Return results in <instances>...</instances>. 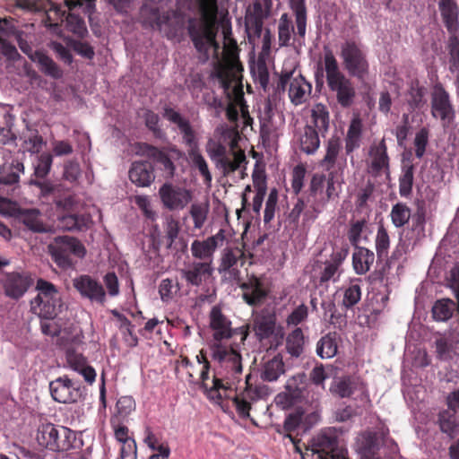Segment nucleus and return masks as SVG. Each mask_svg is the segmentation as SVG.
<instances>
[{
	"instance_id": "1",
	"label": "nucleus",
	"mask_w": 459,
	"mask_h": 459,
	"mask_svg": "<svg viewBox=\"0 0 459 459\" xmlns=\"http://www.w3.org/2000/svg\"><path fill=\"white\" fill-rule=\"evenodd\" d=\"M220 29L224 39H228L231 35L229 12L225 8H219L218 0H203V62L210 56L215 59L212 76L217 78L221 87L228 91L238 80V73L243 67L234 54L220 58L221 45L216 39Z\"/></svg>"
},
{
	"instance_id": "2",
	"label": "nucleus",
	"mask_w": 459,
	"mask_h": 459,
	"mask_svg": "<svg viewBox=\"0 0 459 459\" xmlns=\"http://www.w3.org/2000/svg\"><path fill=\"white\" fill-rule=\"evenodd\" d=\"M324 70L316 73V85H323L324 72L328 89V96L336 100L343 108L352 106L356 98V90L351 78L340 69L333 51L325 48L323 56Z\"/></svg>"
},
{
	"instance_id": "3",
	"label": "nucleus",
	"mask_w": 459,
	"mask_h": 459,
	"mask_svg": "<svg viewBox=\"0 0 459 459\" xmlns=\"http://www.w3.org/2000/svg\"><path fill=\"white\" fill-rule=\"evenodd\" d=\"M340 57L347 74L359 81H364L369 74V62L362 43L348 39L341 45Z\"/></svg>"
},
{
	"instance_id": "4",
	"label": "nucleus",
	"mask_w": 459,
	"mask_h": 459,
	"mask_svg": "<svg viewBox=\"0 0 459 459\" xmlns=\"http://www.w3.org/2000/svg\"><path fill=\"white\" fill-rule=\"evenodd\" d=\"M76 436L72 429L51 422L41 423L37 429L38 444L53 452L68 451L74 446Z\"/></svg>"
},
{
	"instance_id": "5",
	"label": "nucleus",
	"mask_w": 459,
	"mask_h": 459,
	"mask_svg": "<svg viewBox=\"0 0 459 459\" xmlns=\"http://www.w3.org/2000/svg\"><path fill=\"white\" fill-rule=\"evenodd\" d=\"M36 289L39 293L30 301V311L42 319H54L62 306L57 289L53 283L43 279L38 280Z\"/></svg>"
},
{
	"instance_id": "6",
	"label": "nucleus",
	"mask_w": 459,
	"mask_h": 459,
	"mask_svg": "<svg viewBox=\"0 0 459 459\" xmlns=\"http://www.w3.org/2000/svg\"><path fill=\"white\" fill-rule=\"evenodd\" d=\"M277 91L288 90L290 102L299 106L306 102L312 91V85L297 67H283L277 82Z\"/></svg>"
},
{
	"instance_id": "7",
	"label": "nucleus",
	"mask_w": 459,
	"mask_h": 459,
	"mask_svg": "<svg viewBox=\"0 0 459 459\" xmlns=\"http://www.w3.org/2000/svg\"><path fill=\"white\" fill-rule=\"evenodd\" d=\"M48 252L56 264L64 270L74 266V262L72 255L83 258L86 255V248L83 244L76 238L70 236H59L54 238V241L48 246Z\"/></svg>"
},
{
	"instance_id": "8",
	"label": "nucleus",
	"mask_w": 459,
	"mask_h": 459,
	"mask_svg": "<svg viewBox=\"0 0 459 459\" xmlns=\"http://www.w3.org/2000/svg\"><path fill=\"white\" fill-rule=\"evenodd\" d=\"M95 0H64L65 6L69 12L74 11L75 8H82L85 14H91L94 8ZM51 13L57 16L56 20L61 22L65 21V27L67 30L78 36H83L87 31L85 22L82 18L73 13H69L65 18L66 10H63L61 5H56L53 9L49 10L47 18L49 22L52 21Z\"/></svg>"
},
{
	"instance_id": "9",
	"label": "nucleus",
	"mask_w": 459,
	"mask_h": 459,
	"mask_svg": "<svg viewBox=\"0 0 459 459\" xmlns=\"http://www.w3.org/2000/svg\"><path fill=\"white\" fill-rule=\"evenodd\" d=\"M209 326L212 331L214 343H221L222 340H228L233 335H241L244 342L249 334V325H246L238 328L231 327V321L222 313L220 306H213L209 314Z\"/></svg>"
},
{
	"instance_id": "10",
	"label": "nucleus",
	"mask_w": 459,
	"mask_h": 459,
	"mask_svg": "<svg viewBox=\"0 0 459 459\" xmlns=\"http://www.w3.org/2000/svg\"><path fill=\"white\" fill-rule=\"evenodd\" d=\"M163 117L169 122L178 126L183 135V141L186 146L189 158L195 166L201 171V152L194 130L189 121L184 118L178 111L170 107H165Z\"/></svg>"
},
{
	"instance_id": "11",
	"label": "nucleus",
	"mask_w": 459,
	"mask_h": 459,
	"mask_svg": "<svg viewBox=\"0 0 459 459\" xmlns=\"http://www.w3.org/2000/svg\"><path fill=\"white\" fill-rule=\"evenodd\" d=\"M49 391L52 398L60 403H74L84 400L87 394L84 386L67 376L59 377L51 381Z\"/></svg>"
},
{
	"instance_id": "12",
	"label": "nucleus",
	"mask_w": 459,
	"mask_h": 459,
	"mask_svg": "<svg viewBox=\"0 0 459 459\" xmlns=\"http://www.w3.org/2000/svg\"><path fill=\"white\" fill-rule=\"evenodd\" d=\"M206 151L216 167L220 169L225 176L238 169L240 164L246 161L244 152L231 151L228 153L227 148L224 145L215 142L210 141L207 143Z\"/></svg>"
},
{
	"instance_id": "13",
	"label": "nucleus",
	"mask_w": 459,
	"mask_h": 459,
	"mask_svg": "<svg viewBox=\"0 0 459 459\" xmlns=\"http://www.w3.org/2000/svg\"><path fill=\"white\" fill-rule=\"evenodd\" d=\"M347 255V249L337 250L331 254L329 260L324 263L316 262L311 276L314 284L316 286H327L330 281H337L339 280V267L345 260Z\"/></svg>"
},
{
	"instance_id": "14",
	"label": "nucleus",
	"mask_w": 459,
	"mask_h": 459,
	"mask_svg": "<svg viewBox=\"0 0 459 459\" xmlns=\"http://www.w3.org/2000/svg\"><path fill=\"white\" fill-rule=\"evenodd\" d=\"M276 324L277 317L273 312L262 310L253 319L252 330L255 338L260 342L273 338L275 344L271 343L270 348H277L283 339V333L281 327H277Z\"/></svg>"
},
{
	"instance_id": "15",
	"label": "nucleus",
	"mask_w": 459,
	"mask_h": 459,
	"mask_svg": "<svg viewBox=\"0 0 459 459\" xmlns=\"http://www.w3.org/2000/svg\"><path fill=\"white\" fill-rule=\"evenodd\" d=\"M312 452L317 459H348L347 449L333 432H322L313 438Z\"/></svg>"
},
{
	"instance_id": "16",
	"label": "nucleus",
	"mask_w": 459,
	"mask_h": 459,
	"mask_svg": "<svg viewBox=\"0 0 459 459\" xmlns=\"http://www.w3.org/2000/svg\"><path fill=\"white\" fill-rule=\"evenodd\" d=\"M33 283L30 273L25 271L4 273L1 279L4 295L14 300L22 298Z\"/></svg>"
},
{
	"instance_id": "17",
	"label": "nucleus",
	"mask_w": 459,
	"mask_h": 459,
	"mask_svg": "<svg viewBox=\"0 0 459 459\" xmlns=\"http://www.w3.org/2000/svg\"><path fill=\"white\" fill-rule=\"evenodd\" d=\"M430 104V113L434 118L439 119L444 125L450 124L454 120L455 112L450 95L441 83L434 86Z\"/></svg>"
},
{
	"instance_id": "18",
	"label": "nucleus",
	"mask_w": 459,
	"mask_h": 459,
	"mask_svg": "<svg viewBox=\"0 0 459 459\" xmlns=\"http://www.w3.org/2000/svg\"><path fill=\"white\" fill-rule=\"evenodd\" d=\"M246 263V255L238 247H227L223 250L221 264L218 267L220 273L234 281H239L240 267Z\"/></svg>"
},
{
	"instance_id": "19",
	"label": "nucleus",
	"mask_w": 459,
	"mask_h": 459,
	"mask_svg": "<svg viewBox=\"0 0 459 459\" xmlns=\"http://www.w3.org/2000/svg\"><path fill=\"white\" fill-rule=\"evenodd\" d=\"M368 158V169L373 177L381 176L383 173L389 174L390 159L385 138L378 143L374 142L369 146Z\"/></svg>"
},
{
	"instance_id": "20",
	"label": "nucleus",
	"mask_w": 459,
	"mask_h": 459,
	"mask_svg": "<svg viewBox=\"0 0 459 459\" xmlns=\"http://www.w3.org/2000/svg\"><path fill=\"white\" fill-rule=\"evenodd\" d=\"M448 410L442 411L438 415L440 430L450 438L456 437L459 425L457 423L455 410L459 408V390L453 392L448 396Z\"/></svg>"
},
{
	"instance_id": "21",
	"label": "nucleus",
	"mask_w": 459,
	"mask_h": 459,
	"mask_svg": "<svg viewBox=\"0 0 459 459\" xmlns=\"http://www.w3.org/2000/svg\"><path fill=\"white\" fill-rule=\"evenodd\" d=\"M74 287L82 297L103 304L106 292L102 284L90 275H81L74 280Z\"/></svg>"
},
{
	"instance_id": "22",
	"label": "nucleus",
	"mask_w": 459,
	"mask_h": 459,
	"mask_svg": "<svg viewBox=\"0 0 459 459\" xmlns=\"http://www.w3.org/2000/svg\"><path fill=\"white\" fill-rule=\"evenodd\" d=\"M160 195L164 205L171 210L183 208L191 200L188 190L170 184H164L160 187Z\"/></svg>"
},
{
	"instance_id": "23",
	"label": "nucleus",
	"mask_w": 459,
	"mask_h": 459,
	"mask_svg": "<svg viewBox=\"0 0 459 459\" xmlns=\"http://www.w3.org/2000/svg\"><path fill=\"white\" fill-rule=\"evenodd\" d=\"M11 214L30 231L36 233L48 231V226L42 221L38 209L16 208Z\"/></svg>"
},
{
	"instance_id": "24",
	"label": "nucleus",
	"mask_w": 459,
	"mask_h": 459,
	"mask_svg": "<svg viewBox=\"0 0 459 459\" xmlns=\"http://www.w3.org/2000/svg\"><path fill=\"white\" fill-rule=\"evenodd\" d=\"M319 134L314 126L309 125L297 131L295 136L299 150L307 155L314 154L320 146Z\"/></svg>"
},
{
	"instance_id": "25",
	"label": "nucleus",
	"mask_w": 459,
	"mask_h": 459,
	"mask_svg": "<svg viewBox=\"0 0 459 459\" xmlns=\"http://www.w3.org/2000/svg\"><path fill=\"white\" fill-rule=\"evenodd\" d=\"M129 178L137 186H148L155 179L154 169L149 161H134L129 169Z\"/></svg>"
},
{
	"instance_id": "26",
	"label": "nucleus",
	"mask_w": 459,
	"mask_h": 459,
	"mask_svg": "<svg viewBox=\"0 0 459 459\" xmlns=\"http://www.w3.org/2000/svg\"><path fill=\"white\" fill-rule=\"evenodd\" d=\"M211 349L212 356L214 359L219 362H230L235 373H241V355L235 348L232 346H225L221 343H213Z\"/></svg>"
},
{
	"instance_id": "27",
	"label": "nucleus",
	"mask_w": 459,
	"mask_h": 459,
	"mask_svg": "<svg viewBox=\"0 0 459 459\" xmlns=\"http://www.w3.org/2000/svg\"><path fill=\"white\" fill-rule=\"evenodd\" d=\"M243 292V299L249 306H258L267 296L263 288L262 281L255 276H252L247 282L239 284Z\"/></svg>"
},
{
	"instance_id": "28",
	"label": "nucleus",
	"mask_w": 459,
	"mask_h": 459,
	"mask_svg": "<svg viewBox=\"0 0 459 459\" xmlns=\"http://www.w3.org/2000/svg\"><path fill=\"white\" fill-rule=\"evenodd\" d=\"M438 9L445 27L450 33L459 28V5L455 0H438Z\"/></svg>"
},
{
	"instance_id": "29",
	"label": "nucleus",
	"mask_w": 459,
	"mask_h": 459,
	"mask_svg": "<svg viewBox=\"0 0 459 459\" xmlns=\"http://www.w3.org/2000/svg\"><path fill=\"white\" fill-rule=\"evenodd\" d=\"M208 368L209 361L203 354V390L204 389V393L211 402L221 404L223 396L226 395L228 387L223 384L221 379L214 377L212 379V385L207 388L204 381L208 377Z\"/></svg>"
},
{
	"instance_id": "30",
	"label": "nucleus",
	"mask_w": 459,
	"mask_h": 459,
	"mask_svg": "<svg viewBox=\"0 0 459 459\" xmlns=\"http://www.w3.org/2000/svg\"><path fill=\"white\" fill-rule=\"evenodd\" d=\"M24 164L18 159L5 160L0 166V184L13 186L20 182V175L24 173Z\"/></svg>"
},
{
	"instance_id": "31",
	"label": "nucleus",
	"mask_w": 459,
	"mask_h": 459,
	"mask_svg": "<svg viewBox=\"0 0 459 459\" xmlns=\"http://www.w3.org/2000/svg\"><path fill=\"white\" fill-rule=\"evenodd\" d=\"M143 152L150 158H152L160 166L166 178H172L175 173V166L168 154L157 147L150 144H143Z\"/></svg>"
},
{
	"instance_id": "32",
	"label": "nucleus",
	"mask_w": 459,
	"mask_h": 459,
	"mask_svg": "<svg viewBox=\"0 0 459 459\" xmlns=\"http://www.w3.org/2000/svg\"><path fill=\"white\" fill-rule=\"evenodd\" d=\"M273 8V0H253L252 6L247 9V20L260 28L263 20L267 18Z\"/></svg>"
},
{
	"instance_id": "33",
	"label": "nucleus",
	"mask_w": 459,
	"mask_h": 459,
	"mask_svg": "<svg viewBox=\"0 0 459 459\" xmlns=\"http://www.w3.org/2000/svg\"><path fill=\"white\" fill-rule=\"evenodd\" d=\"M285 373V364L282 356L278 353L272 359L264 360L261 369V378L267 382H273Z\"/></svg>"
},
{
	"instance_id": "34",
	"label": "nucleus",
	"mask_w": 459,
	"mask_h": 459,
	"mask_svg": "<svg viewBox=\"0 0 459 459\" xmlns=\"http://www.w3.org/2000/svg\"><path fill=\"white\" fill-rule=\"evenodd\" d=\"M375 261V255L373 251L363 247H358L352 255V265L357 274H365L370 270L371 265Z\"/></svg>"
},
{
	"instance_id": "35",
	"label": "nucleus",
	"mask_w": 459,
	"mask_h": 459,
	"mask_svg": "<svg viewBox=\"0 0 459 459\" xmlns=\"http://www.w3.org/2000/svg\"><path fill=\"white\" fill-rule=\"evenodd\" d=\"M311 126L322 137H325L330 126V114L327 107L322 103L316 104L311 110Z\"/></svg>"
},
{
	"instance_id": "36",
	"label": "nucleus",
	"mask_w": 459,
	"mask_h": 459,
	"mask_svg": "<svg viewBox=\"0 0 459 459\" xmlns=\"http://www.w3.org/2000/svg\"><path fill=\"white\" fill-rule=\"evenodd\" d=\"M294 33L295 39L299 44L304 43L305 39L302 40L297 36V31H294V26L292 21L288 13H284L281 15L278 23V39L281 47H288L290 45L292 34Z\"/></svg>"
},
{
	"instance_id": "37",
	"label": "nucleus",
	"mask_w": 459,
	"mask_h": 459,
	"mask_svg": "<svg viewBox=\"0 0 459 459\" xmlns=\"http://www.w3.org/2000/svg\"><path fill=\"white\" fill-rule=\"evenodd\" d=\"M456 308L457 302L448 298L440 299L432 307V316L436 321L446 322L453 316Z\"/></svg>"
},
{
	"instance_id": "38",
	"label": "nucleus",
	"mask_w": 459,
	"mask_h": 459,
	"mask_svg": "<svg viewBox=\"0 0 459 459\" xmlns=\"http://www.w3.org/2000/svg\"><path fill=\"white\" fill-rule=\"evenodd\" d=\"M290 8L295 15L297 36L304 40L307 32V8L305 0H290Z\"/></svg>"
},
{
	"instance_id": "39",
	"label": "nucleus",
	"mask_w": 459,
	"mask_h": 459,
	"mask_svg": "<svg viewBox=\"0 0 459 459\" xmlns=\"http://www.w3.org/2000/svg\"><path fill=\"white\" fill-rule=\"evenodd\" d=\"M341 150V139L338 136H332L327 141L325 155L321 160V166L325 170H331L335 167Z\"/></svg>"
},
{
	"instance_id": "40",
	"label": "nucleus",
	"mask_w": 459,
	"mask_h": 459,
	"mask_svg": "<svg viewBox=\"0 0 459 459\" xmlns=\"http://www.w3.org/2000/svg\"><path fill=\"white\" fill-rule=\"evenodd\" d=\"M253 180L254 187L255 190V196L253 197V201L250 203V206L248 207L247 211H241V209L237 211L238 217L240 216L241 212H249L250 209L255 217L260 216V211L262 209L263 202L266 195L267 186L264 178H254Z\"/></svg>"
},
{
	"instance_id": "41",
	"label": "nucleus",
	"mask_w": 459,
	"mask_h": 459,
	"mask_svg": "<svg viewBox=\"0 0 459 459\" xmlns=\"http://www.w3.org/2000/svg\"><path fill=\"white\" fill-rule=\"evenodd\" d=\"M305 337L301 328L296 327L286 337V351L291 356L299 358L304 351Z\"/></svg>"
},
{
	"instance_id": "42",
	"label": "nucleus",
	"mask_w": 459,
	"mask_h": 459,
	"mask_svg": "<svg viewBox=\"0 0 459 459\" xmlns=\"http://www.w3.org/2000/svg\"><path fill=\"white\" fill-rule=\"evenodd\" d=\"M338 345L336 333H329L321 337L316 344V353L322 359H330L336 355Z\"/></svg>"
},
{
	"instance_id": "43",
	"label": "nucleus",
	"mask_w": 459,
	"mask_h": 459,
	"mask_svg": "<svg viewBox=\"0 0 459 459\" xmlns=\"http://www.w3.org/2000/svg\"><path fill=\"white\" fill-rule=\"evenodd\" d=\"M89 217L78 214L63 215L59 219L58 226L65 230H82L87 228L89 223Z\"/></svg>"
},
{
	"instance_id": "44",
	"label": "nucleus",
	"mask_w": 459,
	"mask_h": 459,
	"mask_svg": "<svg viewBox=\"0 0 459 459\" xmlns=\"http://www.w3.org/2000/svg\"><path fill=\"white\" fill-rule=\"evenodd\" d=\"M414 180V166L404 164L402 168V174L399 178V193L403 197H408L412 191Z\"/></svg>"
},
{
	"instance_id": "45",
	"label": "nucleus",
	"mask_w": 459,
	"mask_h": 459,
	"mask_svg": "<svg viewBox=\"0 0 459 459\" xmlns=\"http://www.w3.org/2000/svg\"><path fill=\"white\" fill-rule=\"evenodd\" d=\"M360 280H354L351 281L350 285L343 290V299L342 305L346 309L352 308L361 299V287L359 285Z\"/></svg>"
},
{
	"instance_id": "46",
	"label": "nucleus",
	"mask_w": 459,
	"mask_h": 459,
	"mask_svg": "<svg viewBox=\"0 0 459 459\" xmlns=\"http://www.w3.org/2000/svg\"><path fill=\"white\" fill-rule=\"evenodd\" d=\"M375 243L377 258L381 261L386 259L390 247V238L383 224L378 226Z\"/></svg>"
},
{
	"instance_id": "47",
	"label": "nucleus",
	"mask_w": 459,
	"mask_h": 459,
	"mask_svg": "<svg viewBox=\"0 0 459 459\" xmlns=\"http://www.w3.org/2000/svg\"><path fill=\"white\" fill-rule=\"evenodd\" d=\"M426 88L420 84L418 80L412 81L408 91V104L411 108H420L425 103Z\"/></svg>"
},
{
	"instance_id": "48",
	"label": "nucleus",
	"mask_w": 459,
	"mask_h": 459,
	"mask_svg": "<svg viewBox=\"0 0 459 459\" xmlns=\"http://www.w3.org/2000/svg\"><path fill=\"white\" fill-rule=\"evenodd\" d=\"M37 62L40 66V70L47 75L55 79H59L63 76V71L54 62L52 58L43 53H37Z\"/></svg>"
},
{
	"instance_id": "49",
	"label": "nucleus",
	"mask_w": 459,
	"mask_h": 459,
	"mask_svg": "<svg viewBox=\"0 0 459 459\" xmlns=\"http://www.w3.org/2000/svg\"><path fill=\"white\" fill-rule=\"evenodd\" d=\"M391 220L396 228H402L407 224L411 218V209L403 203H397L392 207Z\"/></svg>"
},
{
	"instance_id": "50",
	"label": "nucleus",
	"mask_w": 459,
	"mask_h": 459,
	"mask_svg": "<svg viewBox=\"0 0 459 459\" xmlns=\"http://www.w3.org/2000/svg\"><path fill=\"white\" fill-rule=\"evenodd\" d=\"M53 163V157L48 152H43L38 157L33 175L36 179H45L49 174Z\"/></svg>"
},
{
	"instance_id": "51",
	"label": "nucleus",
	"mask_w": 459,
	"mask_h": 459,
	"mask_svg": "<svg viewBox=\"0 0 459 459\" xmlns=\"http://www.w3.org/2000/svg\"><path fill=\"white\" fill-rule=\"evenodd\" d=\"M278 197V190L276 188L271 189L265 202V208L264 212V224H268L273 220L277 209Z\"/></svg>"
},
{
	"instance_id": "52",
	"label": "nucleus",
	"mask_w": 459,
	"mask_h": 459,
	"mask_svg": "<svg viewBox=\"0 0 459 459\" xmlns=\"http://www.w3.org/2000/svg\"><path fill=\"white\" fill-rule=\"evenodd\" d=\"M367 221L365 219L351 221L348 230V239L351 246L358 248L361 239V234L366 228Z\"/></svg>"
},
{
	"instance_id": "53",
	"label": "nucleus",
	"mask_w": 459,
	"mask_h": 459,
	"mask_svg": "<svg viewBox=\"0 0 459 459\" xmlns=\"http://www.w3.org/2000/svg\"><path fill=\"white\" fill-rule=\"evenodd\" d=\"M226 240L225 230L221 229L214 236L203 241V255H210L218 247L223 246Z\"/></svg>"
},
{
	"instance_id": "54",
	"label": "nucleus",
	"mask_w": 459,
	"mask_h": 459,
	"mask_svg": "<svg viewBox=\"0 0 459 459\" xmlns=\"http://www.w3.org/2000/svg\"><path fill=\"white\" fill-rule=\"evenodd\" d=\"M429 131L427 127H422L416 133L414 138L415 155L419 159L422 158L425 154L426 147L429 143Z\"/></svg>"
},
{
	"instance_id": "55",
	"label": "nucleus",
	"mask_w": 459,
	"mask_h": 459,
	"mask_svg": "<svg viewBox=\"0 0 459 459\" xmlns=\"http://www.w3.org/2000/svg\"><path fill=\"white\" fill-rule=\"evenodd\" d=\"M325 202L324 200L313 201L304 211V225L314 222L324 210Z\"/></svg>"
},
{
	"instance_id": "56",
	"label": "nucleus",
	"mask_w": 459,
	"mask_h": 459,
	"mask_svg": "<svg viewBox=\"0 0 459 459\" xmlns=\"http://www.w3.org/2000/svg\"><path fill=\"white\" fill-rule=\"evenodd\" d=\"M179 232V223L171 216L166 218L165 238L167 247L170 248L178 238Z\"/></svg>"
},
{
	"instance_id": "57",
	"label": "nucleus",
	"mask_w": 459,
	"mask_h": 459,
	"mask_svg": "<svg viewBox=\"0 0 459 459\" xmlns=\"http://www.w3.org/2000/svg\"><path fill=\"white\" fill-rule=\"evenodd\" d=\"M308 316V308L305 304L298 306L287 317V326H297Z\"/></svg>"
},
{
	"instance_id": "58",
	"label": "nucleus",
	"mask_w": 459,
	"mask_h": 459,
	"mask_svg": "<svg viewBox=\"0 0 459 459\" xmlns=\"http://www.w3.org/2000/svg\"><path fill=\"white\" fill-rule=\"evenodd\" d=\"M306 173L307 170L303 165H297L293 169L291 187L296 195L299 194L303 188Z\"/></svg>"
},
{
	"instance_id": "59",
	"label": "nucleus",
	"mask_w": 459,
	"mask_h": 459,
	"mask_svg": "<svg viewBox=\"0 0 459 459\" xmlns=\"http://www.w3.org/2000/svg\"><path fill=\"white\" fill-rule=\"evenodd\" d=\"M188 33L197 52L201 53V19H190L188 22Z\"/></svg>"
},
{
	"instance_id": "60",
	"label": "nucleus",
	"mask_w": 459,
	"mask_h": 459,
	"mask_svg": "<svg viewBox=\"0 0 459 459\" xmlns=\"http://www.w3.org/2000/svg\"><path fill=\"white\" fill-rule=\"evenodd\" d=\"M117 412L122 417L128 416L135 409V402L132 396H121L116 404Z\"/></svg>"
},
{
	"instance_id": "61",
	"label": "nucleus",
	"mask_w": 459,
	"mask_h": 459,
	"mask_svg": "<svg viewBox=\"0 0 459 459\" xmlns=\"http://www.w3.org/2000/svg\"><path fill=\"white\" fill-rule=\"evenodd\" d=\"M331 390L341 398H347L353 394L354 386L350 378H344L340 380Z\"/></svg>"
},
{
	"instance_id": "62",
	"label": "nucleus",
	"mask_w": 459,
	"mask_h": 459,
	"mask_svg": "<svg viewBox=\"0 0 459 459\" xmlns=\"http://www.w3.org/2000/svg\"><path fill=\"white\" fill-rule=\"evenodd\" d=\"M360 448L365 452H372L377 447V435L376 432L366 431L359 437Z\"/></svg>"
},
{
	"instance_id": "63",
	"label": "nucleus",
	"mask_w": 459,
	"mask_h": 459,
	"mask_svg": "<svg viewBox=\"0 0 459 459\" xmlns=\"http://www.w3.org/2000/svg\"><path fill=\"white\" fill-rule=\"evenodd\" d=\"M182 273L188 284L199 286L201 282V263H195L192 267L184 270Z\"/></svg>"
},
{
	"instance_id": "64",
	"label": "nucleus",
	"mask_w": 459,
	"mask_h": 459,
	"mask_svg": "<svg viewBox=\"0 0 459 459\" xmlns=\"http://www.w3.org/2000/svg\"><path fill=\"white\" fill-rule=\"evenodd\" d=\"M81 175L80 165L77 161L68 160L65 163L64 178L65 180L74 183Z\"/></svg>"
}]
</instances>
